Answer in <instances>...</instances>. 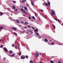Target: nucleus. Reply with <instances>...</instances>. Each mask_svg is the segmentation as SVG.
Masks as SVG:
<instances>
[{"label": "nucleus", "instance_id": "obj_1", "mask_svg": "<svg viewBox=\"0 0 63 63\" xmlns=\"http://www.w3.org/2000/svg\"><path fill=\"white\" fill-rule=\"evenodd\" d=\"M21 59H25V56L23 55H22L21 56Z\"/></svg>", "mask_w": 63, "mask_h": 63}, {"label": "nucleus", "instance_id": "obj_2", "mask_svg": "<svg viewBox=\"0 0 63 63\" xmlns=\"http://www.w3.org/2000/svg\"><path fill=\"white\" fill-rule=\"evenodd\" d=\"M51 14L52 16H53V15H55V13H54V12L53 11H52V13H51Z\"/></svg>", "mask_w": 63, "mask_h": 63}, {"label": "nucleus", "instance_id": "obj_3", "mask_svg": "<svg viewBox=\"0 0 63 63\" xmlns=\"http://www.w3.org/2000/svg\"><path fill=\"white\" fill-rule=\"evenodd\" d=\"M4 49L5 50V51L6 52H8V50H7V49L6 47H4Z\"/></svg>", "mask_w": 63, "mask_h": 63}, {"label": "nucleus", "instance_id": "obj_4", "mask_svg": "<svg viewBox=\"0 0 63 63\" xmlns=\"http://www.w3.org/2000/svg\"><path fill=\"white\" fill-rule=\"evenodd\" d=\"M35 56H36V57H38V56H39V54H38V53H36L35 54Z\"/></svg>", "mask_w": 63, "mask_h": 63}, {"label": "nucleus", "instance_id": "obj_5", "mask_svg": "<svg viewBox=\"0 0 63 63\" xmlns=\"http://www.w3.org/2000/svg\"><path fill=\"white\" fill-rule=\"evenodd\" d=\"M15 55V54H14V53H12V55H11L10 56H14Z\"/></svg>", "mask_w": 63, "mask_h": 63}, {"label": "nucleus", "instance_id": "obj_6", "mask_svg": "<svg viewBox=\"0 0 63 63\" xmlns=\"http://www.w3.org/2000/svg\"><path fill=\"white\" fill-rule=\"evenodd\" d=\"M13 52V51L11 50L10 51H9V53H10V54H12Z\"/></svg>", "mask_w": 63, "mask_h": 63}, {"label": "nucleus", "instance_id": "obj_7", "mask_svg": "<svg viewBox=\"0 0 63 63\" xmlns=\"http://www.w3.org/2000/svg\"><path fill=\"white\" fill-rule=\"evenodd\" d=\"M25 25H27L28 24V23L27 22H25Z\"/></svg>", "mask_w": 63, "mask_h": 63}, {"label": "nucleus", "instance_id": "obj_8", "mask_svg": "<svg viewBox=\"0 0 63 63\" xmlns=\"http://www.w3.org/2000/svg\"><path fill=\"white\" fill-rule=\"evenodd\" d=\"M21 11H23L24 12L25 11L24 10H23V8H22L21 9Z\"/></svg>", "mask_w": 63, "mask_h": 63}, {"label": "nucleus", "instance_id": "obj_9", "mask_svg": "<svg viewBox=\"0 0 63 63\" xmlns=\"http://www.w3.org/2000/svg\"><path fill=\"white\" fill-rule=\"evenodd\" d=\"M13 9H14V10H15V9H16V7L15 6H13Z\"/></svg>", "mask_w": 63, "mask_h": 63}, {"label": "nucleus", "instance_id": "obj_10", "mask_svg": "<svg viewBox=\"0 0 63 63\" xmlns=\"http://www.w3.org/2000/svg\"><path fill=\"white\" fill-rule=\"evenodd\" d=\"M16 22L17 23H19V20H16Z\"/></svg>", "mask_w": 63, "mask_h": 63}, {"label": "nucleus", "instance_id": "obj_11", "mask_svg": "<svg viewBox=\"0 0 63 63\" xmlns=\"http://www.w3.org/2000/svg\"><path fill=\"white\" fill-rule=\"evenodd\" d=\"M21 32H22V34H24L25 33V31H23Z\"/></svg>", "mask_w": 63, "mask_h": 63}, {"label": "nucleus", "instance_id": "obj_12", "mask_svg": "<svg viewBox=\"0 0 63 63\" xmlns=\"http://www.w3.org/2000/svg\"><path fill=\"white\" fill-rule=\"evenodd\" d=\"M24 9L25 10H27V7H26L25 6L24 7Z\"/></svg>", "mask_w": 63, "mask_h": 63}, {"label": "nucleus", "instance_id": "obj_13", "mask_svg": "<svg viewBox=\"0 0 63 63\" xmlns=\"http://www.w3.org/2000/svg\"><path fill=\"white\" fill-rule=\"evenodd\" d=\"M31 4L32 5V6H33V5H34V4H33V2L32 1H31Z\"/></svg>", "mask_w": 63, "mask_h": 63}, {"label": "nucleus", "instance_id": "obj_14", "mask_svg": "<svg viewBox=\"0 0 63 63\" xmlns=\"http://www.w3.org/2000/svg\"><path fill=\"white\" fill-rule=\"evenodd\" d=\"M30 62L31 63H33V62L32 61V60H31Z\"/></svg>", "mask_w": 63, "mask_h": 63}, {"label": "nucleus", "instance_id": "obj_15", "mask_svg": "<svg viewBox=\"0 0 63 63\" xmlns=\"http://www.w3.org/2000/svg\"><path fill=\"white\" fill-rule=\"evenodd\" d=\"M50 62H51V63H54V62H53V61H52L51 60L50 61Z\"/></svg>", "mask_w": 63, "mask_h": 63}, {"label": "nucleus", "instance_id": "obj_16", "mask_svg": "<svg viewBox=\"0 0 63 63\" xmlns=\"http://www.w3.org/2000/svg\"><path fill=\"white\" fill-rule=\"evenodd\" d=\"M13 29H14V30H16V28H15L14 27L13 28Z\"/></svg>", "mask_w": 63, "mask_h": 63}, {"label": "nucleus", "instance_id": "obj_17", "mask_svg": "<svg viewBox=\"0 0 63 63\" xmlns=\"http://www.w3.org/2000/svg\"><path fill=\"white\" fill-rule=\"evenodd\" d=\"M36 35H37V36H39V34H38V33H36Z\"/></svg>", "mask_w": 63, "mask_h": 63}, {"label": "nucleus", "instance_id": "obj_18", "mask_svg": "<svg viewBox=\"0 0 63 63\" xmlns=\"http://www.w3.org/2000/svg\"><path fill=\"white\" fill-rule=\"evenodd\" d=\"M3 27L2 26H1L0 28V30H1L2 29H3Z\"/></svg>", "mask_w": 63, "mask_h": 63}, {"label": "nucleus", "instance_id": "obj_19", "mask_svg": "<svg viewBox=\"0 0 63 63\" xmlns=\"http://www.w3.org/2000/svg\"><path fill=\"white\" fill-rule=\"evenodd\" d=\"M32 18H33V19H35V17L34 16H32Z\"/></svg>", "mask_w": 63, "mask_h": 63}, {"label": "nucleus", "instance_id": "obj_20", "mask_svg": "<svg viewBox=\"0 0 63 63\" xmlns=\"http://www.w3.org/2000/svg\"><path fill=\"white\" fill-rule=\"evenodd\" d=\"M45 40L46 42H47V41H48V40L47 39H45Z\"/></svg>", "mask_w": 63, "mask_h": 63}, {"label": "nucleus", "instance_id": "obj_21", "mask_svg": "<svg viewBox=\"0 0 63 63\" xmlns=\"http://www.w3.org/2000/svg\"><path fill=\"white\" fill-rule=\"evenodd\" d=\"M47 4L48 5H50V2H48L47 3Z\"/></svg>", "mask_w": 63, "mask_h": 63}, {"label": "nucleus", "instance_id": "obj_22", "mask_svg": "<svg viewBox=\"0 0 63 63\" xmlns=\"http://www.w3.org/2000/svg\"><path fill=\"white\" fill-rule=\"evenodd\" d=\"M26 58L28 59V56L27 55H26Z\"/></svg>", "mask_w": 63, "mask_h": 63}, {"label": "nucleus", "instance_id": "obj_23", "mask_svg": "<svg viewBox=\"0 0 63 63\" xmlns=\"http://www.w3.org/2000/svg\"><path fill=\"white\" fill-rule=\"evenodd\" d=\"M3 60L4 61H5V60H6V58H5V57L4 58Z\"/></svg>", "mask_w": 63, "mask_h": 63}, {"label": "nucleus", "instance_id": "obj_24", "mask_svg": "<svg viewBox=\"0 0 63 63\" xmlns=\"http://www.w3.org/2000/svg\"><path fill=\"white\" fill-rule=\"evenodd\" d=\"M12 46L13 47H15V44H13L12 45Z\"/></svg>", "mask_w": 63, "mask_h": 63}, {"label": "nucleus", "instance_id": "obj_25", "mask_svg": "<svg viewBox=\"0 0 63 63\" xmlns=\"http://www.w3.org/2000/svg\"><path fill=\"white\" fill-rule=\"evenodd\" d=\"M26 1L25 0H24L22 1V3H24V2H25Z\"/></svg>", "mask_w": 63, "mask_h": 63}, {"label": "nucleus", "instance_id": "obj_26", "mask_svg": "<svg viewBox=\"0 0 63 63\" xmlns=\"http://www.w3.org/2000/svg\"><path fill=\"white\" fill-rule=\"evenodd\" d=\"M35 32L36 33H37V30H36V29H35L34 30Z\"/></svg>", "mask_w": 63, "mask_h": 63}, {"label": "nucleus", "instance_id": "obj_27", "mask_svg": "<svg viewBox=\"0 0 63 63\" xmlns=\"http://www.w3.org/2000/svg\"><path fill=\"white\" fill-rule=\"evenodd\" d=\"M28 32H32V31L31 30H28Z\"/></svg>", "mask_w": 63, "mask_h": 63}, {"label": "nucleus", "instance_id": "obj_28", "mask_svg": "<svg viewBox=\"0 0 63 63\" xmlns=\"http://www.w3.org/2000/svg\"><path fill=\"white\" fill-rule=\"evenodd\" d=\"M45 5H46V6H48V5L47 4V3H45Z\"/></svg>", "mask_w": 63, "mask_h": 63}, {"label": "nucleus", "instance_id": "obj_29", "mask_svg": "<svg viewBox=\"0 0 63 63\" xmlns=\"http://www.w3.org/2000/svg\"><path fill=\"white\" fill-rule=\"evenodd\" d=\"M14 33L16 35H17V33H16L15 32H14Z\"/></svg>", "mask_w": 63, "mask_h": 63}, {"label": "nucleus", "instance_id": "obj_30", "mask_svg": "<svg viewBox=\"0 0 63 63\" xmlns=\"http://www.w3.org/2000/svg\"><path fill=\"white\" fill-rule=\"evenodd\" d=\"M23 13H25V14L26 15H27V14L26 13V12H25V11H24V12Z\"/></svg>", "mask_w": 63, "mask_h": 63}, {"label": "nucleus", "instance_id": "obj_31", "mask_svg": "<svg viewBox=\"0 0 63 63\" xmlns=\"http://www.w3.org/2000/svg\"><path fill=\"white\" fill-rule=\"evenodd\" d=\"M0 15H2L3 14V13L1 12H0Z\"/></svg>", "mask_w": 63, "mask_h": 63}, {"label": "nucleus", "instance_id": "obj_32", "mask_svg": "<svg viewBox=\"0 0 63 63\" xmlns=\"http://www.w3.org/2000/svg\"><path fill=\"white\" fill-rule=\"evenodd\" d=\"M3 47V45H1V46L0 47Z\"/></svg>", "mask_w": 63, "mask_h": 63}, {"label": "nucleus", "instance_id": "obj_33", "mask_svg": "<svg viewBox=\"0 0 63 63\" xmlns=\"http://www.w3.org/2000/svg\"><path fill=\"white\" fill-rule=\"evenodd\" d=\"M15 48H16V49H17V46H16L15 47Z\"/></svg>", "mask_w": 63, "mask_h": 63}, {"label": "nucleus", "instance_id": "obj_34", "mask_svg": "<svg viewBox=\"0 0 63 63\" xmlns=\"http://www.w3.org/2000/svg\"><path fill=\"white\" fill-rule=\"evenodd\" d=\"M13 2L14 3H16V1H13Z\"/></svg>", "mask_w": 63, "mask_h": 63}, {"label": "nucleus", "instance_id": "obj_35", "mask_svg": "<svg viewBox=\"0 0 63 63\" xmlns=\"http://www.w3.org/2000/svg\"><path fill=\"white\" fill-rule=\"evenodd\" d=\"M53 26L54 27V29H55V25H53Z\"/></svg>", "mask_w": 63, "mask_h": 63}, {"label": "nucleus", "instance_id": "obj_36", "mask_svg": "<svg viewBox=\"0 0 63 63\" xmlns=\"http://www.w3.org/2000/svg\"><path fill=\"white\" fill-rule=\"evenodd\" d=\"M29 19H31V17H30V16H29Z\"/></svg>", "mask_w": 63, "mask_h": 63}, {"label": "nucleus", "instance_id": "obj_37", "mask_svg": "<svg viewBox=\"0 0 63 63\" xmlns=\"http://www.w3.org/2000/svg\"><path fill=\"white\" fill-rule=\"evenodd\" d=\"M21 52H20V53L19 54H18V55H21Z\"/></svg>", "mask_w": 63, "mask_h": 63}, {"label": "nucleus", "instance_id": "obj_38", "mask_svg": "<svg viewBox=\"0 0 63 63\" xmlns=\"http://www.w3.org/2000/svg\"><path fill=\"white\" fill-rule=\"evenodd\" d=\"M26 34H28V33H29V32H26Z\"/></svg>", "mask_w": 63, "mask_h": 63}, {"label": "nucleus", "instance_id": "obj_39", "mask_svg": "<svg viewBox=\"0 0 63 63\" xmlns=\"http://www.w3.org/2000/svg\"><path fill=\"white\" fill-rule=\"evenodd\" d=\"M41 11H42V12H44V11H43L42 9H41Z\"/></svg>", "mask_w": 63, "mask_h": 63}, {"label": "nucleus", "instance_id": "obj_40", "mask_svg": "<svg viewBox=\"0 0 63 63\" xmlns=\"http://www.w3.org/2000/svg\"><path fill=\"white\" fill-rule=\"evenodd\" d=\"M43 5H44V6H45L46 7V4H44L43 3Z\"/></svg>", "mask_w": 63, "mask_h": 63}, {"label": "nucleus", "instance_id": "obj_41", "mask_svg": "<svg viewBox=\"0 0 63 63\" xmlns=\"http://www.w3.org/2000/svg\"><path fill=\"white\" fill-rule=\"evenodd\" d=\"M31 34H33V33L32 32H31Z\"/></svg>", "mask_w": 63, "mask_h": 63}, {"label": "nucleus", "instance_id": "obj_42", "mask_svg": "<svg viewBox=\"0 0 63 63\" xmlns=\"http://www.w3.org/2000/svg\"><path fill=\"white\" fill-rule=\"evenodd\" d=\"M32 29H34V30H35V28H33V27H32Z\"/></svg>", "mask_w": 63, "mask_h": 63}, {"label": "nucleus", "instance_id": "obj_43", "mask_svg": "<svg viewBox=\"0 0 63 63\" xmlns=\"http://www.w3.org/2000/svg\"><path fill=\"white\" fill-rule=\"evenodd\" d=\"M28 27H31V26L29 25H28Z\"/></svg>", "mask_w": 63, "mask_h": 63}, {"label": "nucleus", "instance_id": "obj_44", "mask_svg": "<svg viewBox=\"0 0 63 63\" xmlns=\"http://www.w3.org/2000/svg\"><path fill=\"white\" fill-rule=\"evenodd\" d=\"M58 45H62L61 44H58Z\"/></svg>", "mask_w": 63, "mask_h": 63}, {"label": "nucleus", "instance_id": "obj_45", "mask_svg": "<svg viewBox=\"0 0 63 63\" xmlns=\"http://www.w3.org/2000/svg\"><path fill=\"white\" fill-rule=\"evenodd\" d=\"M52 45H54V43H51Z\"/></svg>", "mask_w": 63, "mask_h": 63}, {"label": "nucleus", "instance_id": "obj_46", "mask_svg": "<svg viewBox=\"0 0 63 63\" xmlns=\"http://www.w3.org/2000/svg\"><path fill=\"white\" fill-rule=\"evenodd\" d=\"M55 20H56V21H57V18H55Z\"/></svg>", "mask_w": 63, "mask_h": 63}, {"label": "nucleus", "instance_id": "obj_47", "mask_svg": "<svg viewBox=\"0 0 63 63\" xmlns=\"http://www.w3.org/2000/svg\"><path fill=\"white\" fill-rule=\"evenodd\" d=\"M23 23H24V22H23V21L21 23L23 24Z\"/></svg>", "mask_w": 63, "mask_h": 63}, {"label": "nucleus", "instance_id": "obj_48", "mask_svg": "<svg viewBox=\"0 0 63 63\" xmlns=\"http://www.w3.org/2000/svg\"><path fill=\"white\" fill-rule=\"evenodd\" d=\"M58 20L59 21H60V20H59V19H58Z\"/></svg>", "mask_w": 63, "mask_h": 63}, {"label": "nucleus", "instance_id": "obj_49", "mask_svg": "<svg viewBox=\"0 0 63 63\" xmlns=\"http://www.w3.org/2000/svg\"><path fill=\"white\" fill-rule=\"evenodd\" d=\"M10 15V13H8V16H9Z\"/></svg>", "mask_w": 63, "mask_h": 63}, {"label": "nucleus", "instance_id": "obj_50", "mask_svg": "<svg viewBox=\"0 0 63 63\" xmlns=\"http://www.w3.org/2000/svg\"><path fill=\"white\" fill-rule=\"evenodd\" d=\"M39 37L40 38H42V37L41 36H39Z\"/></svg>", "mask_w": 63, "mask_h": 63}, {"label": "nucleus", "instance_id": "obj_51", "mask_svg": "<svg viewBox=\"0 0 63 63\" xmlns=\"http://www.w3.org/2000/svg\"><path fill=\"white\" fill-rule=\"evenodd\" d=\"M37 30V31H38V29H36Z\"/></svg>", "mask_w": 63, "mask_h": 63}, {"label": "nucleus", "instance_id": "obj_52", "mask_svg": "<svg viewBox=\"0 0 63 63\" xmlns=\"http://www.w3.org/2000/svg\"><path fill=\"white\" fill-rule=\"evenodd\" d=\"M35 1H37V0H34Z\"/></svg>", "mask_w": 63, "mask_h": 63}, {"label": "nucleus", "instance_id": "obj_53", "mask_svg": "<svg viewBox=\"0 0 63 63\" xmlns=\"http://www.w3.org/2000/svg\"><path fill=\"white\" fill-rule=\"evenodd\" d=\"M31 37H31L30 38H27V39H29V38H31Z\"/></svg>", "mask_w": 63, "mask_h": 63}, {"label": "nucleus", "instance_id": "obj_54", "mask_svg": "<svg viewBox=\"0 0 63 63\" xmlns=\"http://www.w3.org/2000/svg\"><path fill=\"white\" fill-rule=\"evenodd\" d=\"M17 9H16L15 10V11H17Z\"/></svg>", "mask_w": 63, "mask_h": 63}, {"label": "nucleus", "instance_id": "obj_55", "mask_svg": "<svg viewBox=\"0 0 63 63\" xmlns=\"http://www.w3.org/2000/svg\"><path fill=\"white\" fill-rule=\"evenodd\" d=\"M22 7L23 8V6H22Z\"/></svg>", "mask_w": 63, "mask_h": 63}, {"label": "nucleus", "instance_id": "obj_56", "mask_svg": "<svg viewBox=\"0 0 63 63\" xmlns=\"http://www.w3.org/2000/svg\"><path fill=\"white\" fill-rule=\"evenodd\" d=\"M0 41H2V40L1 39H0Z\"/></svg>", "mask_w": 63, "mask_h": 63}, {"label": "nucleus", "instance_id": "obj_57", "mask_svg": "<svg viewBox=\"0 0 63 63\" xmlns=\"http://www.w3.org/2000/svg\"><path fill=\"white\" fill-rule=\"evenodd\" d=\"M32 21H34V20H32Z\"/></svg>", "mask_w": 63, "mask_h": 63}, {"label": "nucleus", "instance_id": "obj_58", "mask_svg": "<svg viewBox=\"0 0 63 63\" xmlns=\"http://www.w3.org/2000/svg\"><path fill=\"white\" fill-rule=\"evenodd\" d=\"M41 53H40V55H41Z\"/></svg>", "mask_w": 63, "mask_h": 63}, {"label": "nucleus", "instance_id": "obj_59", "mask_svg": "<svg viewBox=\"0 0 63 63\" xmlns=\"http://www.w3.org/2000/svg\"><path fill=\"white\" fill-rule=\"evenodd\" d=\"M40 63H43V62H40Z\"/></svg>", "mask_w": 63, "mask_h": 63}, {"label": "nucleus", "instance_id": "obj_60", "mask_svg": "<svg viewBox=\"0 0 63 63\" xmlns=\"http://www.w3.org/2000/svg\"><path fill=\"white\" fill-rule=\"evenodd\" d=\"M45 16H46V17H47V16L46 15H45Z\"/></svg>", "mask_w": 63, "mask_h": 63}, {"label": "nucleus", "instance_id": "obj_61", "mask_svg": "<svg viewBox=\"0 0 63 63\" xmlns=\"http://www.w3.org/2000/svg\"><path fill=\"white\" fill-rule=\"evenodd\" d=\"M50 42H52V41H50Z\"/></svg>", "mask_w": 63, "mask_h": 63}, {"label": "nucleus", "instance_id": "obj_62", "mask_svg": "<svg viewBox=\"0 0 63 63\" xmlns=\"http://www.w3.org/2000/svg\"><path fill=\"white\" fill-rule=\"evenodd\" d=\"M35 16H36V14H35Z\"/></svg>", "mask_w": 63, "mask_h": 63}, {"label": "nucleus", "instance_id": "obj_63", "mask_svg": "<svg viewBox=\"0 0 63 63\" xmlns=\"http://www.w3.org/2000/svg\"><path fill=\"white\" fill-rule=\"evenodd\" d=\"M25 28H27V27H25Z\"/></svg>", "mask_w": 63, "mask_h": 63}, {"label": "nucleus", "instance_id": "obj_64", "mask_svg": "<svg viewBox=\"0 0 63 63\" xmlns=\"http://www.w3.org/2000/svg\"><path fill=\"white\" fill-rule=\"evenodd\" d=\"M11 20H12V19Z\"/></svg>", "mask_w": 63, "mask_h": 63}]
</instances>
